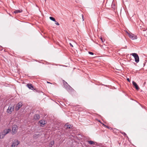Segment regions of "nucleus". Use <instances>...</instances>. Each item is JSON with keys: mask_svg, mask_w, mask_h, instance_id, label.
Wrapping results in <instances>:
<instances>
[{"mask_svg": "<svg viewBox=\"0 0 147 147\" xmlns=\"http://www.w3.org/2000/svg\"><path fill=\"white\" fill-rule=\"evenodd\" d=\"M11 131V129L10 128L4 129L2 132V134L0 135V138L2 139L3 138L6 134H8Z\"/></svg>", "mask_w": 147, "mask_h": 147, "instance_id": "nucleus-1", "label": "nucleus"}, {"mask_svg": "<svg viewBox=\"0 0 147 147\" xmlns=\"http://www.w3.org/2000/svg\"><path fill=\"white\" fill-rule=\"evenodd\" d=\"M63 83L65 87L68 91H70L72 90V88L68 84L67 82L64 80H63Z\"/></svg>", "mask_w": 147, "mask_h": 147, "instance_id": "nucleus-2", "label": "nucleus"}, {"mask_svg": "<svg viewBox=\"0 0 147 147\" xmlns=\"http://www.w3.org/2000/svg\"><path fill=\"white\" fill-rule=\"evenodd\" d=\"M131 55H132L135 58V62L138 63L139 61V59L138 55L136 53H132L131 54Z\"/></svg>", "mask_w": 147, "mask_h": 147, "instance_id": "nucleus-3", "label": "nucleus"}, {"mask_svg": "<svg viewBox=\"0 0 147 147\" xmlns=\"http://www.w3.org/2000/svg\"><path fill=\"white\" fill-rule=\"evenodd\" d=\"M22 105L23 104L21 102H20L17 103L14 107L15 110L18 111L22 107Z\"/></svg>", "mask_w": 147, "mask_h": 147, "instance_id": "nucleus-4", "label": "nucleus"}, {"mask_svg": "<svg viewBox=\"0 0 147 147\" xmlns=\"http://www.w3.org/2000/svg\"><path fill=\"white\" fill-rule=\"evenodd\" d=\"M14 106H12L11 105H9L8 108V109H7V112L9 114H11L12 112L14 110Z\"/></svg>", "mask_w": 147, "mask_h": 147, "instance_id": "nucleus-5", "label": "nucleus"}, {"mask_svg": "<svg viewBox=\"0 0 147 147\" xmlns=\"http://www.w3.org/2000/svg\"><path fill=\"white\" fill-rule=\"evenodd\" d=\"M127 34L129 37L132 40L136 39L137 38L136 36L131 33L127 32Z\"/></svg>", "mask_w": 147, "mask_h": 147, "instance_id": "nucleus-6", "label": "nucleus"}, {"mask_svg": "<svg viewBox=\"0 0 147 147\" xmlns=\"http://www.w3.org/2000/svg\"><path fill=\"white\" fill-rule=\"evenodd\" d=\"M18 127L17 125H13L12 127V131L13 133V134H15L18 129Z\"/></svg>", "mask_w": 147, "mask_h": 147, "instance_id": "nucleus-7", "label": "nucleus"}, {"mask_svg": "<svg viewBox=\"0 0 147 147\" xmlns=\"http://www.w3.org/2000/svg\"><path fill=\"white\" fill-rule=\"evenodd\" d=\"M19 144V143L18 141H15L12 144L11 147H17Z\"/></svg>", "mask_w": 147, "mask_h": 147, "instance_id": "nucleus-8", "label": "nucleus"}, {"mask_svg": "<svg viewBox=\"0 0 147 147\" xmlns=\"http://www.w3.org/2000/svg\"><path fill=\"white\" fill-rule=\"evenodd\" d=\"M132 84L136 90H138L140 88L139 86L136 82L133 81L132 82Z\"/></svg>", "mask_w": 147, "mask_h": 147, "instance_id": "nucleus-9", "label": "nucleus"}, {"mask_svg": "<svg viewBox=\"0 0 147 147\" xmlns=\"http://www.w3.org/2000/svg\"><path fill=\"white\" fill-rule=\"evenodd\" d=\"M72 126L71 125H67L66 124L65 125V128L66 129H71L72 128Z\"/></svg>", "mask_w": 147, "mask_h": 147, "instance_id": "nucleus-10", "label": "nucleus"}, {"mask_svg": "<svg viewBox=\"0 0 147 147\" xmlns=\"http://www.w3.org/2000/svg\"><path fill=\"white\" fill-rule=\"evenodd\" d=\"M27 86L29 89L33 90L34 89L33 86L32 84H27Z\"/></svg>", "mask_w": 147, "mask_h": 147, "instance_id": "nucleus-11", "label": "nucleus"}, {"mask_svg": "<svg viewBox=\"0 0 147 147\" xmlns=\"http://www.w3.org/2000/svg\"><path fill=\"white\" fill-rule=\"evenodd\" d=\"M39 123L41 125L40 126H42V125H45L46 123V121H45L44 120H41L39 121Z\"/></svg>", "mask_w": 147, "mask_h": 147, "instance_id": "nucleus-12", "label": "nucleus"}, {"mask_svg": "<svg viewBox=\"0 0 147 147\" xmlns=\"http://www.w3.org/2000/svg\"><path fill=\"white\" fill-rule=\"evenodd\" d=\"M40 118V116L39 115L36 114L34 115V118L35 120H38Z\"/></svg>", "mask_w": 147, "mask_h": 147, "instance_id": "nucleus-13", "label": "nucleus"}, {"mask_svg": "<svg viewBox=\"0 0 147 147\" xmlns=\"http://www.w3.org/2000/svg\"><path fill=\"white\" fill-rule=\"evenodd\" d=\"M140 29L143 31H145L147 30L146 28L144 26H140Z\"/></svg>", "mask_w": 147, "mask_h": 147, "instance_id": "nucleus-14", "label": "nucleus"}, {"mask_svg": "<svg viewBox=\"0 0 147 147\" xmlns=\"http://www.w3.org/2000/svg\"><path fill=\"white\" fill-rule=\"evenodd\" d=\"M22 10H16L13 11V13L15 14L18 13L22 12Z\"/></svg>", "mask_w": 147, "mask_h": 147, "instance_id": "nucleus-15", "label": "nucleus"}, {"mask_svg": "<svg viewBox=\"0 0 147 147\" xmlns=\"http://www.w3.org/2000/svg\"><path fill=\"white\" fill-rule=\"evenodd\" d=\"M54 144V141H51L49 144L50 147H52Z\"/></svg>", "mask_w": 147, "mask_h": 147, "instance_id": "nucleus-16", "label": "nucleus"}, {"mask_svg": "<svg viewBox=\"0 0 147 147\" xmlns=\"http://www.w3.org/2000/svg\"><path fill=\"white\" fill-rule=\"evenodd\" d=\"M88 142L90 145L95 144V142L93 141H88Z\"/></svg>", "mask_w": 147, "mask_h": 147, "instance_id": "nucleus-17", "label": "nucleus"}, {"mask_svg": "<svg viewBox=\"0 0 147 147\" xmlns=\"http://www.w3.org/2000/svg\"><path fill=\"white\" fill-rule=\"evenodd\" d=\"M103 125L106 127L107 128L109 129H112V128L111 127H109L108 126H107L104 124H103Z\"/></svg>", "mask_w": 147, "mask_h": 147, "instance_id": "nucleus-18", "label": "nucleus"}, {"mask_svg": "<svg viewBox=\"0 0 147 147\" xmlns=\"http://www.w3.org/2000/svg\"><path fill=\"white\" fill-rule=\"evenodd\" d=\"M49 18L50 19L53 21H55V18H54L53 17H49Z\"/></svg>", "mask_w": 147, "mask_h": 147, "instance_id": "nucleus-19", "label": "nucleus"}, {"mask_svg": "<svg viewBox=\"0 0 147 147\" xmlns=\"http://www.w3.org/2000/svg\"><path fill=\"white\" fill-rule=\"evenodd\" d=\"M121 134L123 135L125 137L127 136V134L124 132H121Z\"/></svg>", "mask_w": 147, "mask_h": 147, "instance_id": "nucleus-20", "label": "nucleus"}, {"mask_svg": "<svg viewBox=\"0 0 147 147\" xmlns=\"http://www.w3.org/2000/svg\"><path fill=\"white\" fill-rule=\"evenodd\" d=\"M55 22V24L57 25H59V24L57 21H54Z\"/></svg>", "mask_w": 147, "mask_h": 147, "instance_id": "nucleus-21", "label": "nucleus"}, {"mask_svg": "<svg viewBox=\"0 0 147 147\" xmlns=\"http://www.w3.org/2000/svg\"><path fill=\"white\" fill-rule=\"evenodd\" d=\"M88 53L90 54V55H94V53H93L92 52H88Z\"/></svg>", "mask_w": 147, "mask_h": 147, "instance_id": "nucleus-22", "label": "nucleus"}, {"mask_svg": "<svg viewBox=\"0 0 147 147\" xmlns=\"http://www.w3.org/2000/svg\"><path fill=\"white\" fill-rule=\"evenodd\" d=\"M100 38L101 39V40L103 42V40L102 38V37H101Z\"/></svg>", "mask_w": 147, "mask_h": 147, "instance_id": "nucleus-23", "label": "nucleus"}, {"mask_svg": "<svg viewBox=\"0 0 147 147\" xmlns=\"http://www.w3.org/2000/svg\"><path fill=\"white\" fill-rule=\"evenodd\" d=\"M127 80L128 82H130V79L129 78H127Z\"/></svg>", "mask_w": 147, "mask_h": 147, "instance_id": "nucleus-24", "label": "nucleus"}, {"mask_svg": "<svg viewBox=\"0 0 147 147\" xmlns=\"http://www.w3.org/2000/svg\"><path fill=\"white\" fill-rule=\"evenodd\" d=\"M69 45H70L71 47H73V45H72V44H71V43H69Z\"/></svg>", "mask_w": 147, "mask_h": 147, "instance_id": "nucleus-25", "label": "nucleus"}, {"mask_svg": "<svg viewBox=\"0 0 147 147\" xmlns=\"http://www.w3.org/2000/svg\"><path fill=\"white\" fill-rule=\"evenodd\" d=\"M82 19H83V21H84V19L83 16V15L82 14Z\"/></svg>", "mask_w": 147, "mask_h": 147, "instance_id": "nucleus-26", "label": "nucleus"}, {"mask_svg": "<svg viewBox=\"0 0 147 147\" xmlns=\"http://www.w3.org/2000/svg\"><path fill=\"white\" fill-rule=\"evenodd\" d=\"M47 82V83H50V84H51V83H50V82Z\"/></svg>", "mask_w": 147, "mask_h": 147, "instance_id": "nucleus-27", "label": "nucleus"}]
</instances>
